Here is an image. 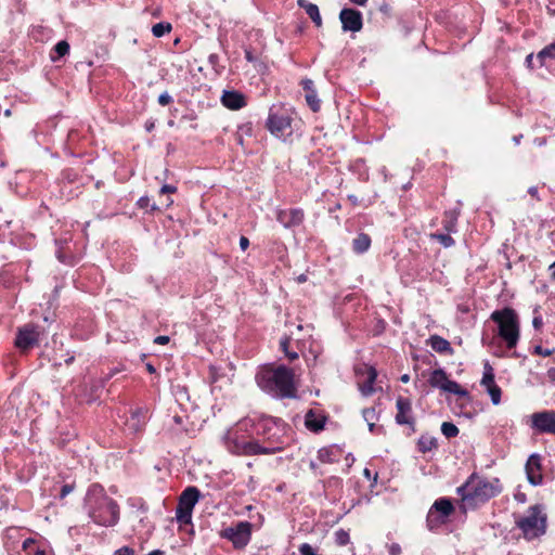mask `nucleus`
Wrapping results in <instances>:
<instances>
[{"label": "nucleus", "mask_w": 555, "mask_h": 555, "mask_svg": "<svg viewBox=\"0 0 555 555\" xmlns=\"http://www.w3.org/2000/svg\"><path fill=\"white\" fill-rule=\"evenodd\" d=\"M441 433L447 438H454L459 435V428L453 423L443 422L441 425Z\"/></svg>", "instance_id": "473e14b6"}, {"label": "nucleus", "mask_w": 555, "mask_h": 555, "mask_svg": "<svg viewBox=\"0 0 555 555\" xmlns=\"http://www.w3.org/2000/svg\"><path fill=\"white\" fill-rule=\"evenodd\" d=\"M533 352L542 357H548L553 354L554 349L543 348L542 346H535Z\"/></svg>", "instance_id": "a19ab883"}, {"label": "nucleus", "mask_w": 555, "mask_h": 555, "mask_svg": "<svg viewBox=\"0 0 555 555\" xmlns=\"http://www.w3.org/2000/svg\"><path fill=\"white\" fill-rule=\"evenodd\" d=\"M221 102L230 109H240L246 104L244 95L236 91H224L221 96Z\"/></svg>", "instance_id": "a211bd4d"}, {"label": "nucleus", "mask_w": 555, "mask_h": 555, "mask_svg": "<svg viewBox=\"0 0 555 555\" xmlns=\"http://www.w3.org/2000/svg\"><path fill=\"white\" fill-rule=\"evenodd\" d=\"M409 379H410V377H409V375H406V374L402 375V377H401V380H402L403 383H408V382H409Z\"/></svg>", "instance_id": "0e129e2a"}, {"label": "nucleus", "mask_w": 555, "mask_h": 555, "mask_svg": "<svg viewBox=\"0 0 555 555\" xmlns=\"http://www.w3.org/2000/svg\"><path fill=\"white\" fill-rule=\"evenodd\" d=\"M339 20L344 31H360L362 28V15L353 9H343L339 13Z\"/></svg>", "instance_id": "2eb2a0df"}, {"label": "nucleus", "mask_w": 555, "mask_h": 555, "mask_svg": "<svg viewBox=\"0 0 555 555\" xmlns=\"http://www.w3.org/2000/svg\"><path fill=\"white\" fill-rule=\"evenodd\" d=\"M449 380L450 379L448 378L446 372L441 369L435 370L429 377V384L435 388L441 389L442 391Z\"/></svg>", "instance_id": "5701e85b"}, {"label": "nucleus", "mask_w": 555, "mask_h": 555, "mask_svg": "<svg viewBox=\"0 0 555 555\" xmlns=\"http://www.w3.org/2000/svg\"><path fill=\"white\" fill-rule=\"evenodd\" d=\"M487 392L489 393L491 401L494 405L500 404L501 402V388L498 385L487 387Z\"/></svg>", "instance_id": "f704fd0d"}, {"label": "nucleus", "mask_w": 555, "mask_h": 555, "mask_svg": "<svg viewBox=\"0 0 555 555\" xmlns=\"http://www.w3.org/2000/svg\"><path fill=\"white\" fill-rule=\"evenodd\" d=\"M115 555H133L132 551L127 548V547H124V548H120L118 550Z\"/></svg>", "instance_id": "603ef678"}, {"label": "nucleus", "mask_w": 555, "mask_h": 555, "mask_svg": "<svg viewBox=\"0 0 555 555\" xmlns=\"http://www.w3.org/2000/svg\"><path fill=\"white\" fill-rule=\"evenodd\" d=\"M515 500L518 502V503H525L527 501V496L525 493L518 491L517 493H515L514 495Z\"/></svg>", "instance_id": "09e8293b"}, {"label": "nucleus", "mask_w": 555, "mask_h": 555, "mask_svg": "<svg viewBox=\"0 0 555 555\" xmlns=\"http://www.w3.org/2000/svg\"><path fill=\"white\" fill-rule=\"evenodd\" d=\"M154 343L155 344H158V345H166L169 343V337L168 336H157L155 339H154Z\"/></svg>", "instance_id": "de8ad7c7"}, {"label": "nucleus", "mask_w": 555, "mask_h": 555, "mask_svg": "<svg viewBox=\"0 0 555 555\" xmlns=\"http://www.w3.org/2000/svg\"><path fill=\"white\" fill-rule=\"evenodd\" d=\"M401 553V547L398 544H392L389 547V554L390 555H399Z\"/></svg>", "instance_id": "a18cd8bd"}, {"label": "nucleus", "mask_w": 555, "mask_h": 555, "mask_svg": "<svg viewBox=\"0 0 555 555\" xmlns=\"http://www.w3.org/2000/svg\"><path fill=\"white\" fill-rule=\"evenodd\" d=\"M433 238L437 240L444 247H451L454 245V240L450 236V234L436 233L433 234Z\"/></svg>", "instance_id": "e433bc0d"}, {"label": "nucleus", "mask_w": 555, "mask_h": 555, "mask_svg": "<svg viewBox=\"0 0 555 555\" xmlns=\"http://www.w3.org/2000/svg\"><path fill=\"white\" fill-rule=\"evenodd\" d=\"M54 51L56 52L59 57L64 56L69 51V44L66 41L62 40L55 44Z\"/></svg>", "instance_id": "58836bf2"}, {"label": "nucleus", "mask_w": 555, "mask_h": 555, "mask_svg": "<svg viewBox=\"0 0 555 555\" xmlns=\"http://www.w3.org/2000/svg\"><path fill=\"white\" fill-rule=\"evenodd\" d=\"M286 356L291 359V360H295L297 359L298 354L296 352H286Z\"/></svg>", "instance_id": "052dcab7"}, {"label": "nucleus", "mask_w": 555, "mask_h": 555, "mask_svg": "<svg viewBox=\"0 0 555 555\" xmlns=\"http://www.w3.org/2000/svg\"><path fill=\"white\" fill-rule=\"evenodd\" d=\"M38 545H46L42 541L28 538L24 540L22 547L28 555H35V550Z\"/></svg>", "instance_id": "c756f323"}, {"label": "nucleus", "mask_w": 555, "mask_h": 555, "mask_svg": "<svg viewBox=\"0 0 555 555\" xmlns=\"http://www.w3.org/2000/svg\"><path fill=\"white\" fill-rule=\"evenodd\" d=\"M258 386L268 393L293 398L296 396L294 372L286 366L263 367L256 376Z\"/></svg>", "instance_id": "f257e3e1"}, {"label": "nucleus", "mask_w": 555, "mask_h": 555, "mask_svg": "<svg viewBox=\"0 0 555 555\" xmlns=\"http://www.w3.org/2000/svg\"><path fill=\"white\" fill-rule=\"evenodd\" d=\"M297 4L306 11L318 27L322 25V18L318 5L310 3L307 0H297Z\"/></svg>", "instance_id": "6ab92c4d"}, {"label": "nucleus", "mask_w": 555, "mask_h": 555, "mask_svg": "<svg viewBox=\"0 0 555 555\" xmlns=\"http://www.w3.org/2000/svg\"><path fill=\"white\" fill-rule=\"evenodd\" d=\"M548 59H555V42L546 46L537 54L540 66L545 65Z\"/></svg>", "instance_id": "a878e982"}, {"label": "nucleus", "mask_w": 555, "mask_h": 555, "mask_svg": "<svg viewBox=\"0 0 555 555\" xmlns=\"http://www.w3.org/2000/svg\"><path fill=\"white\" fill-rule=\"evenodd\" d=\"M531 427L541 434L555 435V412L543 411L531 415Z\"/></svg>", "instance_id": "ddd939ff"}, {"label": "nucleus", "mask_w": 555, "mask_h": 555, "mask_svg": "<svg viewBox=\"0 0 555 555\" xmlns=\"http://www.w3.org/2000/svg\"><path fill=\"white\" fill-rule=\"evenodd\" d=\"M339 450L336 447L322 448L318 452V459L323 463L337 461Z\"/></svg>", "instance_id": "b1692460"}, {"label": "nucleus", "mask_w": 555, "mask_h": 555, "mask_svg": "<svg viewBox=\"0 0 555 555\" xmlns=\"http://www.w3.org/2000/svg\"><path fill=\"white\" fill-rule=\"evenodd\" d=\"M335 541L338 545H346L349 542V533L341 529L336 531Z\"/></svg>", "instance_id": "4c0bfd02"}, {"label": "nucleus", "mask_w": 555, "mask_h": 555, "mask_svg": "<svg viewBox=\"0 0 555 555\" xmlns=\"http://www.w3.org/2000/svg\"><path fill=\"white\" fill-rule=\"evenodd\" d=\"M552 270V275L555 278V262L550 267Z\"/></svg>", "instance_id": "69168bd1"}, {"label": "nucleus", "mask_w": 555, "mask_h": 555, "mask_svg": "<svg viewBox=\"0 0 555 555\" xmlns=\"http://www.w3.org/2000/svg\"><path fill=\"white\" fill-rule=\"evenodd\" d=\"M171 31V25L169 23H157L152 27V33L155 37H163L165 34Z\"/></svg>", "instance_id": "72a5a7b5"}, {"label": "nucleus", "mask_w": 555, "mask_h": 555, "mask_svg": "<svg viewBox=\"0 0 555 555\" xmlns=\"http://www.w3.org/2000/svg\"><path fill=\"white\" fill-rule=\"evenodd\" d=\"M287 345H288V340L287 339H283L281 341V347L283 349V351L286 353L287 352Z\"/></svg>", "instance_id": "13d9d810"}, {"label": "nucleus", "mask_w": 555, "mask_h": 555, "mask_svg": "<svg viewBox=\"0 0 555 555\" xmlns=\"http://www.w3.org/2000/svg\"><path fill=\"white\" fill-rule=\"evenodd\" d=\"M177 191V189L172 185H164L162 189H160V193L162 194H165V193H175Z\"/></svg>", "instance_id": "8fccbe9b"}, {"label": "nucleus", "mask_w": 555, "mask_h": 555, "mask_svg": "<svg viewBox=\"0 0 555 555\" xmlns=\"http://www.w3.org/2000/svg\"><path fill=\"white\" fill-rule=\"evenodd\" d=\"M491 320L498 324L499 335L508 348H514L519 340V320L512 308L495 310L491 313Z\"/></svg>", "instance_id": "20e7f679"}, {"label": "nucleus", "mask_w": 555, "mask_h": 555, "mask_svg": "<svg viewBox=\"0 0 555 555\" xmlns=\"http://www.w3.org/2000/svg\"><path fill=\"white\" fill-rule=\"evenodd\" d=\"M516 526L527 540L544 534L546 529V515L541 505L530 506L527 513L516 518Z\"/></svg>", "instance_id": "39448f33"}, {"label": "nucleus", "mask_w": 555, "mask_h": 555, "mask_svg": "<svg viewBox=\"0 0 555 555\" xmlns=\"http://www.w3.org/2000/svg\"><path fill=\"white\" fill-rule=\"evenodd\" d=\"M287 345H288V340L287 339H283L281 341V347L283 349V351L286 353L287 352Z\"/></svg>", "instance_id": "bf43d9fd"}, {"label": "nucleus", "mask_w": 555, "mask_h": 555, "mask_svg": "<svg viewBox=\"0 0 555 555\" xmlns=\"http://www.w3.org/2000/svg\"><path fill=\"white\" fill-rule=\"evenodd\" d=\"M147 555H162V552L153 551V552L149 553Z\"/></svg>", "instance_id": "774afa93"}, {"label": "nucleus", "mask_w": 555, "mask_h": 555, "mask_svg": "<svg viewBox=\"0 0 555 555\" xmlns=\"http://www.w3.org/2000/svg\"><path fill=\"white\" fill-rule=\"evenodd\" d=\"M521 137H522V135H515V137L513 138V141H514L516 144H519Z\"/></svg>", "instance_id": "e2e57ef3"}, {"label": "nucleus", "mask_w": 555, "mask_h": 555, "mask_svg": "<svg viewBox=\"0 0 555 555\" xmlns=\"http://www.w3.org/2000/svg\"><path fill=\"white\" fill-rule=\"evenodd\" d=\"M533 320H532V325L533 327L537 330V331H540L541 327L543 326V319H542V315L540 314L539 312V307H535L533 309Z\"/></svg>", "instance_id": "ea45409f"}, {"label": "nucleus", "mask_w": 555, "mask_h": 555, "mask_svg": "<svg viewBox=\"0 0 555 555\" xmlns=\"http://www.w3.org/2000/svg\"><path fill=\"white\" fill-rule=\"evenodd\" d=\"M397 414L396 422L400 425H413L414 418L412 416L411 401L406 398L399 397L396 402Z\"/></svg>", "instance_id": "dca6fc26"}, {"label": "nucleus", "mask_w": 555, "mask_h": 555, "mask_svg": "<svg viewBox=\"0 0 555 555\" xmlns=\"http://www.w3.org/2000/svg\"><path fill=\"white\" fill-rule=\"evenodd\" d=\"M35 555H49V548L47 545H38L35 550Z\"/></svg>", "instance_id": "c03bdc74"}, {"label": "nucleus", "mask_w": 555, "mask_h": 555, "mask_svg": "<svg viewBox=\"0 0 555 555\" xmlns=\"http://www.w3.org/2000/svg\"><path fill=\"white\" fill-rule=\"evenodd\" d=\"M430 347L440 353H452V347L450 343L441 336L434 335L429 338Z\"/></svg>", "instance_id": "4be33fe9"}, {"label": "nucleus", "mask_w": 555, "mask_h": 555, "mask_svg": "<svg viewBox=\"0 0 555 555\" xmlns=\"http://www.w3.org/2000/svg\"><path fill=\"white\" fill-rule=\"evenodd\" d=\"M528 193L532 196V197H537L538 198V188L537 186H530L528 189Z\"/></svg>", "instance_id": "4d7b16f0"}, {"label": "nucleus", "mask_w": 555, "mask_h": 555, "mask_svg": "<svg viewBox=\"0 0 555 555\" xmlns=\"http://www.w3.org/2000/svg\"><path fill=\"white\" fill-rule=\"evenodd\" d=\"M172 203L173 201L171 198H168L167 202L165 203V206L169 207Z\"/></svg>", "instance_id": "338daca9"}, {"label": "nucleus", "mask_w": 555, "mask_h": 555, "mask_svg": "<svg viewBox=\"0 0 555 555\" xmlns=\"http://www.w3.org/2000/svg\"><path fill=\"white\" fill-rule=\"evenodd\" d=\"M443 391L454 393V395H457L463 398H468V391L466 389H464L463 387H461V385L454 380H449V383H447Z\"/></svg>", "instance_id": "cd10ccee"}, {"label": "nucleus", "mask_w": 555, "mask_h": 555, "mask_svg": "<svg viewBox=\"0 0 555 555\" xmlns=\"http://www.w3.org/2000/svg\"><path fill=\"white\" fill-rule=\"evenodd\" d=\"M546 375L552 382H555V367L548 369Z\"/></svg>", "instance_id": "5fc2aeb1"}, {"label": "nucleus", "mask_w": 555, "mask_h": 555, "mask_svg": "<svg viewBox=\"0 0 555 555\" xmlns=\"http://www.w3.org/2000/svg\"><path fill=\"white\" fill-rule=\"evenodd\" d=\"M171 101L172 98L167 92H164L158 96V103L163 106L168 105Z\"/></svg>", "instance_id": "79ce46f5"}, {"label": "nucleus", "mask_w": 555, "mask_h": 555, "mask_svg": "<svg viewBox=\"0 0 555 555\" xmlns=\"http://www.w3.org/2000/svg\"><path fill=\"white\" fill-rule=\"evenodd\" d=\"M267 127L273 135L284 140L293 132L292 118L286 112H271Z\"/></svg>", "instance_id": "6e6552de"}, {"label": "nucleus", "mask_w": 555, "mask_h": 555, "mask_svg": "<svg viewBox=\"0 0 555 555\" xmlns=\"http://www.w3.org/2000/svg\"><path fill=\"white\" fill-rule=\"evenodd\" d=\"M483 376L481 379V385L487 388L496 385L494 380V373L491 365L487 362L483 367Z\"/></svg>", "instance_id": "c85d7f7f"}, {"label": "nucleus", "mask_w": 555, "mask_h": 555, "mask_svg": "<svg viewBox=\"0 0 555 555\" xmlns=\"http://www.w3.org/2000/svg\"><path fill=\"white\" fill-rule=\"evenodd\" d=\"M417 446L422 453H426L437 448V440L434 437L422 436L418 439Z\"/></svg>", "instance_id": "393cba45"}, {"label": "nucleus", "mask_w": 555, "mask_h": 555, "mask_svg": "<svg viewBox=\"0 0 555 555\" xmlns=\"http://www.w3.org/2000/svg\"><path fill=\"white\" fill-rule=\"evenodd\" d=\"M224 441L228 450L234 454L253 455L268 453L267 449L248 439L247 423L242 422L227 431Z\"/></svg>", "instance_id": "7ed1b4c3"}, {"label": "nucleus", "mask_w": 555, "mask_h": 555, "mask_svg": "<svg viewBox=\"0 0 555 555\" xmlns=\"http://www.w3.org/2000/svg\"><path fill=\"white\" fill-rule=\"evenodd\" d=\"M356 376L357 384L362 395H372L374 391L372 384L377 377L376 369L367 364H360L356 367Z\"/></svg>", "instance_id": "f8f14e48"}, {"label": "nucleus", "mask_w": 555, "mask_h": 555, "mask_svg": "<svg viewBox=\"0 0 555 555\" xmlns=\"http://www.w3.org/2000/svg\"><path fill=\"white\" fill-rule=\"evenodd\" d=\"M371 240L366 234H360L353 240V250L356 253H364L369 249Z\"/></svg>", "instance_id": "bb28decb"}, {"label": "nucleus", "mask_w": 555, "mask_h": 555, "mask_svg": "<svg viewBox=\"0 0 555 555\" xmlns=\"http://www.w3.org/2000/svg\"><path fill=\"white\" fill-rule=\"evenodd\" d=\"M363 417L365 422L367 423L370 431H373V428L375 426V422L378 421V415L376 414L374 409H365L363 411Z\"/></svg>", "instance_id": "2f4dec72"}, {"label": "nucleus", "mask_w": 555, "mask_h": 555, "mask_svg": "<svg viewBox=\"0 0 555 555\" xmlns=\"http://www.w3.org/2000/svg\"><path fill=\"white\" fill-rule=\"evenodd\" d=\"M145 424V413L141 409H137L131 413L127 421V426L132 431H139Z\"/></svg>", "instance_id": "aec40b11"}, {"label": "nucleus", "mask_w": 555, "mask_h": 555, "mask_svg": "<svg viewBox=\"0 0 555 555\" xmlns=\"http://www.w3.org/2000/svg\"><path fill=\"white\" fill-rule=\"evenodd\" d=\"M500 492L499 479L489 480L477 475H472L463 486L457 488V493L462 498L464 508H474Z\"/></svg>", "instance_id": "f03ea898"}, {"label": "nucleus", "mask_w": 555, "mask_h": 555, "mask_svg": "<svg viewBox=\"0 0 555 555\" xmlns=\"http://www.w3.org/2000/svg\"><path fill=\"white\" fill-rule=\"evenodd\" d=\"M526 63H527V66L530 67V68H533L534 67V64H533V54H528L527 57H526Z\"/></svg>", "instance_id": "864d4df0"}, {"label": "nucleus", "mask_w": 555, "mask_h": 555, "mask_svg": "<svg viewBox=\"0 0 555 555\" xmlns=\"http://www.w3.org/2000/svg\"><path fill=\"white\" fill-rule=\"evenodd\" d=\"M222 537L230 540L235 547H244L250 539L251 525L247 521H240L235 526L222 530Z\"/></svg>", "instance_id": "9d476101"}, {"label": "nucleus", "mask_w": 555, "mask_h": 555, "mask_svg": "<svg viewBox=\"0 0 555 555\" xmlns=\"http://www.w3.org/2000/svg\"><path fill=\"white\" fill-rule=\"evenodd\" d=\"M99 494H101V490H99ZM118 515L116 503L105 495H99L90 511L91 518L102 526H114L118 520Z\"/></svg>", "instance_id": "423d86ee"}, {"label": "nucleus", "mask_w": 555, "mask_h": 555, "mask_svg": "<svg viewBox=\"0 0 555 555\" xmlns=\"http://www.w3.org/2000/svg\"><path fill=\"white\" fill-rule=\"evenodd\" d=\"M249 246V240L246 236H241L240 238V247L242 250H246Z\"/></svg>", "instance_id": "49530a36"}, {"label": "nucleus", "mask_w": 555, "mask_h": 555, "mask_svg": "<svg viewBox=\"0 0 555 555\" xmlns=\"http://www.w3.org/2000/svg\"><path fill=\"white\" fill-rule=\"evenodd\" d=\"M198 498L199 492L195 487H190L183 491L177 511V518L180 522H190L193 507L197 503Z\"/></svg>", "instance_id": "1a4fd4ad"}, {"label": "nucleus", "mask_w": 555, "mask_h": 555, "mask_svg": "<svg viewBox=\"0 0 555 555\" xmlns=\"http://www.w3.org/2000/svg\"><path fill=\"white\" fill-rule=\"evenodd\" d=\"M305 424L307 428L318 431L323 428L324 417L310 410L305 417Z\"/></svg>", "instance_id": "412c9836"}, {"label": "nucleus", "mask_w": 555, "mask_h": 555, "mask_svg": "<svg viewBox=\"0 0 555 555\" xmlns=\"http://www.w3.org/2000/svg\"><path fill=\"white\" fill-rule=\"evenodd\" d=\"M525 470L530 485L539 486L542 483V459L539 454L533 453L528 457Z\"/></svg>", "instance_id": "4468645a"}, {"label": "nucleus", "mask_w": 555, "mask_h": 555, "mask_svg": "<svg viewBox=\"0 0 555 555\" xmlns=\"http://www.w3.org/2000/svg\"><path fill=\"white\" fill-rule=\"evenodd\" d=\"M139 206L142 208L147 207L149 205V198L147 197H141L138 202Z\"/></svg>", "instance_id": "6e6d98bb"}, {"label": "nucleus", "mask_w": 555, "mask_h": 555, "mask_svg": "<svg viewBox=\"0 0 555 555\" xmlns=\"http://www.w3.org/2000/svg\"><path fill=\"white\" fill-rule=\"evenodd\" d=\"M459 212L457 211H449L446 214L447 220L444 221V229L450 233L455 231V225L457 221Z\"/></svg>", "instance_id": "7c9ffc66"}, {"label": "nucleus", "mask_w": 555, "mask_h": 555, "mask_svg": "<svg viewBox=\"0 0 555 555\" xmlns=\"http://www.w3.org/2000/svg\"><path fill=\"white\" fill-rule=\"evenodd\" d=\"M350 1L356 4H359V5H363L366 2V0H350Z\"/></svg>", "instance_id": "680f3d73"}, {"label": "nucleus", "mask_w": 555, "mask_h": 555, "mask_svg": "<svg viewBox=\"0 0 555 555\" xmlns=\"http://www.w3.org/2000/svg\"><path fill=\"white\" fill-rule=\"evenodd\" d=\"M276 220L285 228L299 225L304 220V212L301 209L295 208L289 210H279Z\"/></svg>", "instance_id": "f3484780"}, {"label": "nucleus", "mask_w": 555, "mask_h": 555, "mask_svg": "<svg viewBox=\"0 0 555 555\" xmlns=\"http://www.w3.org/2000/svg\"><path fill=\"white\" fill-rule=\"evenodd\" d=\"M306 101L308 105L311 107L313 112H317L320 108V101L317 96L315 91H310L305 94Z\"/></svg>", "instance_id": "c9c22d12"}, {"label": "nucleus", "mask_w": 555, "mask_h": 555, "mask_svg": "<svg viewBox=\"0 0 555 555\" xmlns=\"http://www.w3.org/2000/svg\"><path fill=\"white\" fill-rule=\"evenodd\" d=\"M453 505L449 499H439L430 507L427 514V526L430 530L444 524L453 512Z\"/></svg>", "instance_id": "0eeeda50"}, {"label": "nucleus", "mask_w": 555, "mask_h": 555, "mask_svg": "<svg viewBox=\"0 0 555 555\" xmlns=\"http://www.w3.org/2000/svg\"><path fill=\"white\" fill-rule=\"evenodd\" d=\"M40 334L38 326L27 324L18 330L15 346L21 351H27L39 343Z\"/></svg>", "instance_id": "9b49d317"}, {"label": "nucleus", "mask_w": 555, "mask_h": 555, "mask_svg": "<svg viewBox=\"0 0 555 555\" xmlns=\"http://www.w3.org/2000/svg\"><path fill=\"white\" fill-rule=\"evenodd\" d=\"M304 90L307 92L314 91L313 90V81L310 79H305L301 82Z\"/></svg>", "instance_id": "37998d69"}, {"label": "nucleus", "mask_w": 555, "mask_h": 555, "mask_svg": "<svg viewBox=\"0 0 555 555\" xmlns=\"http://www.w3.org/2000/svg\"><path fill=\"white\" fill-rule=\"evenodd\" d=\"M73 491V487L69 486V485H65L62 490H61V496L64 498L66 496L68 493H70Z\"/></svg>", "instance_id": "3c124183"}]
</instances>
